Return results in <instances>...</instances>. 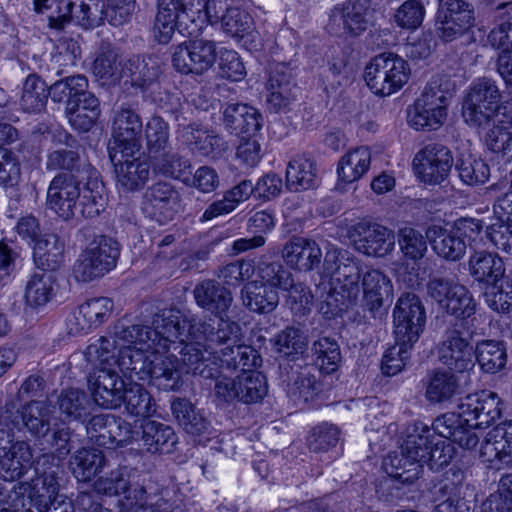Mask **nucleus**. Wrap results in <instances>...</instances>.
Segmentation results:
<instances>
[{
	"mask_svg": "<svg viewBox=\"0 0 512 512\" xmlns=\"http://www.w3.org/2000/svg\"><path fill=\"white\" fill-rule=\"evenodd\" d=\"M181 311L165 309L153 318V328L149 326L117 324L110 343L115 353L112 360L117 368L132 381L148 380L152 352L156 346L166 347L169 341L179 337Z\"/></svg>",
	"mask_w": 512,
	"mask_h": 512,
	"instance_id": "1",
	"label": "nucleus"
},
{
	"mask_svg": "<svg viewBox=\"0 0 512 512\" xmlns=\"http://www.w3.org/2000/svg\"><path fill=\"white\" fill-rule=\"evenodd\" d=\"M87 167L90 174L82 188L75 175L69 173H58L48 186L46 206L63 220H70L77 214L94 218L104 208L103 183L96 170Z\"/></svg>",
	"mask_w": 512,
	"mask_h": 512,
	"instance_id": "2",
	"label": "nucleus"
},
{
	"mask_svg": "<svg viewBox=\"0 0 512 512\" xmlns=\"http://www.w3.org/2000/svg\"><path fill=\"white\" fill-rule=\"evenodd\" d=\"M110 338L100 337L91 342L84 351L87 362L94 366L88 381L92 387L95 403L105 409L121 406L124 397L125 382L119 376L116 364L112 361L115 353L111 350Z\"/></svg>",
	"mask_w": 512,
	"mask_h": 512,
	"instance_id": "3",
	"label": "nucleus"
},
{
	"mask_svg": "<svg viewBox=\"0 0 512 512\" xmlns=\"http://www.w3.org/2000/svg\"><path fill=\"white\" fill-rule=\"evenodd\" d=\"M78 503L87 512H112L94 501L89 493L79 495ZM119 512H180V507L170 490L161 488L148 492L139 486L119 500Z\"/></svg>",
	"mask_w": 512,
	"mask_h": 512,
	"instance_id": "4",
	"label": "nucleus"
},
{
	"mask_svg": "<svg viewBox=\"0 0 512 512\" xmlns=\"http://www.w3.org/2000/svg\"><path fill=\"white\" fill-rule=\"evenodd\" d=\"M179 337L169 341L164 349L178 352L181 360V369L186 373L200 375L209 379L217 373V351H212L203 340H196L188 335V319L181 313L179 323Z\"/></svg>",
	"mask_w": 512,
	"mask_h": 512,
	"instance_id": "5",
	"label": "nucleus"
},
{
	"mask_svg": "<svg viewBox=\"0 0 512 512\" xmlns=\"http://www.w3.org/2000/svg\"><path fill=\"white\" fill-rule=\"evenodd\" d=\"M119 255L117 241L103 235L95 237L75 262L72 275L78 282L93 281L113 269Z\"/></svg>",
	"mask_w": 512,
	"mask_h": 512,
	"instance_id": "6",
	"label": "nucleus"
},
{
	"mask_svg": "<svg viewBox=\"0 0 512 512\" xmlns=\"http://www.w3.org/2000/svg\"><path fill=\"white\" fill-rule=\"evenodd\" d=\"M410 68L407 62L393 53L375 56L366 66L364 79L370 90L377 95L388 96L407 83Z\"/></svg>",
	"mask_w": 512,
	"mask_h": 512,
	"instance_id": "7",
	"label": "nucleus"
},
{
	"mask_svg": "<svg viewBox=\"0 0 512 512\" xmlns=\"http://www.w3.org/2000/svg\"><path fill=\"white\" fill-rule=\"evenodd\" d=\"M52 413L51 406L46 402L30 401L19 410L15 401L10 399L0 407V427L27 428L34 436L45 437L50 431Z\"/></svg>",
	"mask_w": 512,
	"mask_h": 512,
	"instance_id": "8",
	"label": "nucleus"
},
{
	"mask_svg": "<svg viewBox=\"0 0 512 512\" xmlns=\"http://www.w3.org/2000/svg\"><path fill=\"white\" fill-rule=\"evenodd\" d=\"M501 93L496 82L479 78L470 86L463 104V117L471 126L488 123L500 108Z\"/></svg>",
	"mask_w": 512,
	"mask_h": 512,
	"instance_id": "9",
	"label": "nucleus"
},
{
	"mask_svg": "<svg viewBox=\"0 0 512 512\" xmlns=\"http://www.w3.org/2000/svg\"><path fill=\"white\" fill-rule=\"evenodd\" d=\"M173 100L171 108L167 111L175 116L178 122L177 134L184 144L204 156L216 157L227 149L224 139L213 131L203 129L196 124H186L187 117L184 110L188 106L182 104L179 98Z\"/></svg>",
	"mask_w": 512,
	"mask_h": 512,
	"instance_id": "10",
	"label": "nucleus"
},
{
	"mask_svg": "<svg viewBox=\"0 0 512 512\" xmlns=\"http://www.w3.org/2000/svg\"><path fill=\"white\" fill-rule=\"evenodd\" d=\"M474 21V9L469 0L441 1L435 31L441 40L451 42L466 34L473 27Z\"/></svg>",
	"mask_w": 512,
	"mask_h": 512,
	"instance_id": "11",
	"label": "nucleus"
},
{
	"mask_svg": "<svg viewBox=\"0 0 512 512\" xmlns=\"http://www.w3.org/2000/svg\"><path fill=\"white\" fill-rule=\"evenodd\" d=\"M395 339L416 343L426 323V313L420 298L411 293L402 295L394 308Z\"/></svg>",
	"mask_w": 512,
	"mask_h": 512,
	"instance_id": "12",
	"label": "nucleus"
},
{
	"mask_svg": "<svg viewBox=\"0 0 512 512\" xmlns=\"http://www.w3.org/2000/svg\"><path fill=\"white\" fill-rule=\"evenodd\" d=\"M216 60V43L207 39H193L178 45L172 55L173 67L183 74H203Z\"/></svg>",
	"mask_w": 512,
	"mask_h": 512,
	"instance_id": "13",
	"label": "nucleus"
},
{
	"mask_svg": "<svg viewBox=\"0 0 512 512\" xmlns=\"http://www.w3.org/2000/svg\"><path fill=\"white\" fill-rule=\"evenodd\" d=\"M417 177L426 184H440L449 175L453 166L451 151L439 143L425 145L413 159Z\"/></svg>",
	"mask_w": 512,
	"mask_h": 512,
	"instance_id": "14",
	"label": "nucleus"
},
{
	"mask_svg": "<svg viewBox=\"0 0 512 512\" xmlns=\"http://www.w3.org/2000/svg\"><path fill=\"white\" fill-rule=\"evenodd\" d=\"M181 202L180 192L171 183L159 181L145 191L142 210L150 219L166 224L181 210Z\"/></svg>",
	"mask_w": 512,
	"mask_h": 512,
	"instance_id": "15",
	"label": "nucleus"
},
{
	"mask_svg": "<svg viewBox=\"0 0 512 512\" xmlns=\"http://www.w3.org/2000/svg\"><path fill=\"white\" fill-rule=\"evenodd\" d=\"M349 236L356 250L368 256L383 257L395 246L392 230L365 219L351 226Z\"/></svg>",
	"mask_w": 512,
	"mask_h": 512,
	"instance_id": "16",
	"label": "nucleus"
},
{
	"mask_svg": "<svg viewBox=\"0 0 512 512\" xmlns=\"http://www.w3.org/2000/svg\"><path fill=\"white\" fill-rule=\"evenodd\" d=\"M195 0H158V10L153 24V34L159 43L167 44L177 25L193 23Z\"/></svg>",
	"mask_w": 512,
	"mask_h": 512,
	"instance_id": "17",
	"label": "nucleus"
},
{
	"mask_svg": "<svg viewBox=\"0 0 512 512\" xmlns=\"http://www.w3.org/2000/svg\"><path fill=\"white\" fill-rule=\"evenodd\" d=\"M462 326V323H455L449 327L438 349L442 364L458 373L468 371L475 365V350L461 331Z\"/></svg>",
	"mask_w": 512,
	"mask_h": 512,
	"instance_id": "18",
	"label": "nucleus"
},
{
	"mask_svg": "<svg viewBox=\"0 0 512 512\" xmlns=\"http://www.w3.org/2000/svg\"><path fill=\"white\" fill-rule=\"evenodd\" d=\"M500 403L497 393L482 390L462 398L457 414L464 418V421L471 427L484 429L500 418L502 413Z\"/></svg>",
	"mask_w": 512,
	"mask_h": 512,
	"instance_id": "19",
	"label": "nucleus"
},
{
	"mask_svg": "<svg viewBox=\"0 0 512 512\" xmlns=\"http://www.w3.org/2000/svg\"><path fill=\"white\" fill-rule=\"evenodd\" d=\"M219 318L217 328L213 325L212 319H201L192 316L188 319V335L196 340H203L213 351L214 346L233 345L241 340V327L226 316Z\"/></svg>",
	"mask_w": 512,
	"mask_h": 512,
	"instance_id": "20",
	"label": "nucleus"
},
{
	"mask_svg": "<svg viewBox=\"0 0 512 512\" xmlns=\"http://www.w3.org/2000/svg\"><path fill=\"white\" fill-rule=\"evenodd\" d=\"M112 136L126 156H133L141 148L143 123L140 115L129 105L114 110Z\"/></svg>",
	"mask_w": 512,
	"mask_h": 512,
	"instance_id": "21",
	"label": "nucleus"
},
{
	"mask_svg": "<svg viewBox=\"0 0 512 512\" xmlns=\"http://www.w3.org/2000/svg\"><path fill=\"white\" fill-rule=\"evenodd\" d=\"M323 274L326 277L335 276L336 283H343V287L350 288L349 293L355 296L360 268L347 250L330 246L324 256Z\"/></svg>",
	"mask_w": 512,
	"mask_h": 512,
	"instance_id": "22",
	"label": "nucleus"
},
{
	"mask_svg": "<svg viewBox=\"0 0 512 512\" xmlns=\"http://www.w3.org/2000/svg\"><path fill=\"white\" fill-rule=\"evenodd\" d=\"M148 380L158 388L173 391L182 383V369L180 361L174 353H160L154 349L150 359Z\"/></svg>",
	"mask_w": 512,
	"mask_h": 512,
	"instance_id": "23",
	"label": "nucleus"
},
{
	"mask_svg": "<svg viewBox=\"0 0 512 512\" xmlns=\"http://www.w3.org/2000/svg\"><path fill=\"white\" fill-rule=\"evenodd\" d=\"M196 304L214 316H227L233 303L230 289L214 279H205L193 289Z\"/></svg>",
	"mask_w": 512,
	"mask_h": 512,
	"instance_id": "24",
	"label": "nucleus"
},
{
	"mask_svg": "<svg viewBox=\"0 0 512 512\" xmlns=\"http://www.w3.org/2000/svg\"><path fill=\"white\" fill-rule=\"evenodd\" d=\"M432 429L439 436L457 443L461 448L471 450L479 443V436L460 415L448 412L438 416L432 423Z\"/></svg>",
	"mask_w": 512,
	"mask_h": 512,
	"instance_id": "25",
	"label": "nucleus"
},
{
	"mask_svg": "<svg viewBox=\"0 0 512 512\" xmlns=\"http://www.w3.org/2000/svg\"><path fill=\"white\" fill-rule=\"evenodd\" d=\"M370 10L366 0H348L333 8L330 25L342 27L350 36L362 34L369 23Z\"/></svg>",
	"mask_w": 512,
	"mask_h": 512,
	"instance_id": "26",
	"label": "nucleus"
},
{
	"mask_svg": "<svg viewBox=\"0 0 512 512\" xmlns=\"http://www.w3.org/2000/svg\"><path fill=\"white\" fill-rule=\"evenodd\" d=\"M349 291L350 288L343 287V283H336L335 286H332L330 282H322L315 290L319 300V312L330 319L339 315L345 309L357 305L360 297L359 283H357L355 296L351 294L350 297Z\"/></svg>",
	"mask_w": 512,
	"mask_h": 512,
	"instance_id": "27",
	"label": "nucleus"
},
{
	"mask_svg": "<svg viewBox=\"0 0 512 512\" xmlns=\"http://www.w3.org/2000/svg\"><path fill=\"white\" fill-rule=\"evenodd\" d=\"M282 257L291 268L308 272L319 266L322 252L316 241L293 237L283 246Z\"/></svg>",
	"mask_w": 512,
	"mask_h": 512,
	"instance_id": "28",
	"label": "nucleus"
},
{
	"mask_svg": "<svg viewBox=\"0 0 512 512\" xmlns=\"http://www.w3.org/2000/svg\"><path fill=\"white\" fill-rule=\"evenodd\" d=\"M33 464L31 446L25 441H17L9 448H0V478L5 481L20 479Z\"/></svg>",
	"mask_w": 512,
	"mask_h": 512,
	"instance_id": "29",
	"label": "nucleus"
},
{
	"mask_svg": "<svg viewBox=\"0 0 512 512\" xmlns=\"http://www.w3.org/2000/svg\"><path fill=\"white\" fill-rule=\"evenodd\" d=\"M162 73V61L156 55L133 56L124 63L125 83L143 90L155 84Z\"/></svg>",
	"mask_w": 512,
	"mask_h": 512,
	"instance_id": "30",
	"label": "nucleus"
},
{
	"mask_svg": "<svg viewBox=\"0 0 512 512\" xmlns=\"http://www.w3.org/2000/svg\"><path fill=\"white\" fill-rule=\"evenodd\" d=\"M426 235L434 252L448 261H457L466 252L467 243L453 228L432 225L426 230Z\"/></svg>",
	"mask_w": 512,
	"mask_h": 512,
	"instance_id": "31",
	"label": "nucleus"
},
{
	"mask_svg": "<svg viewBox=\"0 0 512 512\" xmlns=\"http://www.w3.org/2000/svg\"><path fill=\"white\" fill-rule=\"evenodd\" d=\"M505 265L501 257L487 251H476L469 258L470 275L487 286L496 285L503 280Z\"/></svg>",
	"mask_w": 512,
	"mask_h": 512,
	"instance_id": "32",
	"label": "nucleus"
},
{
	"mask_svg": "<svg viewBox=\"0 0 512 512\" xmlns=\"http://www.w3.org/2000/svg\"><path fill=\"white\" fill-rule=\"evenodd\" d=\"M216 361L217 369L246 372L259 366L262 360L258 351L252 346L236 343L225 346L217 352Z\"/></svg>",
	"mask_w": 512,
	"mask_h": 512,
	"instance_id": "33",
	"label": "nucleus"
},
{
	"mask_svg": "<svg viewBox=\"0 0 512 512\" xmlns=\"http://www.w3.org/2000/svg\"><path fill=\"white\" fill-rule=\"evenodd\" d=\"M123 157L126 155L123 153ZM114 164L118 186L128 192L138 191L144 187L150 176V165L145 159L129 158Z\"/></svg>",
	"mask_w": 512,
	"mask_h": 512,
	"instance_id": "34",
	"label": "nucleus"
},
{
	"mask_svg": "<svg viewBox=\"0 0 512 512\" xmlns=\"http://www.w3.org/2000/svg\"><path fill=\"white\" fill-rule=\"evenodd\" d=\"M227 129L235 134H254L261 127V114L252 106L243 103H229L223 112Z\"/></svg>",
	"mask_w": 512,
	"mask_h": 512,
	"instance_id": "35",
	"label": "nucleus"
},
{
	"mask_svg": "<svg viewBox=\"0 0 512 512\" xmlns=\"http://www.w3.org/2000/svg\"><path fill=\"white\" fill-rule=\"evenodd\" d=\"M91 71L101 85H115L124 79V64L110 45L101 46L92 62Z\"/></svg>",
	"mask_w": 512,
	"mask_h": 512,
	"instance_id": "36",
	"label": "nucleus"
},
{
	"mask_svg": "<svg viewBox=\"0 0 512 512\" xmlns=\"http://www.w3.org/2000/svg\"><path fill=\"white\" fill-rule=\"evenodd\" d=\"M142 446L150 453H170L177 443L174 430L163 423L147 420L141 425Z\"/></svg>",
	"mask_w": 512,
	"mask_h": 512,
	"instance_id": "37",
	"label": "nucleus"
},
{
	"mask_svg": "<svg viewBox=\"0 0 512 512\" xmlns=\"http://www.w3.org/2000/svg\"><path fill=\"white\" fill-rule=\"evenodd\" d=\"M317 166L306 155H297L289 161L286 169V187L291 192H300L315 187Z\"/></svg>",
	"mask_w": 512,
	"mask_h": 512,
	"instance_id": "38",
	"label": "nucleus"
},
{
	"mask_svg": "<svg viewBox=\"0 0 512 512\" xmlns=\"http://www.w3.org/2000/svg\"><path fill=\"white\" fill-rule=\"evenodd\" d=\"M241 299L243 305L250 311L265 314L274 311L278 306L279 294L278 290L254 280L243 286Z\"/></svg>",
	"mask_w": 512,
	"mask_h": 512,
	"instance_id": "39",
	"label": "nucleus"
},
{
	"mask_svg": "<svg viewBox=\"0 0 512 512\" xmlns=\"http://www.w3.org/2000/svg\"><path fill=\"white\" fill-rule=\"evenodd\" d=\"M459 388V381L454 373L437 369L427 376L425 398L432 404L445 403L458 393Z\"/></svg>",
	"mask_w": 512,
	"mask_h": 512,
	"instance_id": "40",
	"label": "nucleus"
},
{
	"mask_svg": "<svg viewBox=\"0 0 512 512\" xmlns=\"http://www.w3.org/2000/svg\"><path fill=\"white\" fill-rule=\"evenodd\" d=\"M113 310V301L107 297L93 298L78 307L74 313L75 332H86L106 321Z\"/></svg>",
	"mask_w": 512,
	"mask_h": 512,
	"instance_id": "41",
	"label": "nucleus"
},
{
	"mask_svg": "<svg viewBox=\"0 0 512 512\" xmlns=\"http://www.w3.org/2000/svg\"><path fill=\"white\" fill-rule=\"evenodd\" d=\"M35 471L38 474L36 487L41 486L44 491L39 494L40 500H51L59 497L60 460L54 453H44L36 461Z\"/></svg>",
	"mask_w": 512,
	"mask_h": 512,
	"instance_id": "42",
	"label": "nucleus"
},
{
	"mask_svg": "<svg viewBox=\"0 0 512 512\" xmlns=\"http://www.w3.org/2000/svg\"><path fill=\"white\" fill-rule=\"evenodd\" d=\"M284 66H276L270 73L267 82V105L271 111L285 110L294 98L290 75Z\"/></svg>",
	"mask_w": 512,
	"mask_h": 512,
	"instance_id": "43",
	"label": "nucleus"
},
{
	"mask_svg": "<svg viewBox=\"0 0 512 512\" xmlns=\"http://www.w3.org/2000/svg\"><path fill=\"white\" fill-rule=\"evenodd\" d=\"M371 150L366 146L357 147L344 154L337 167L338 177L345 183H353L366 174L371 165Z\"/></svg>",
	"mask_w": 512,
	"mask_h": 512,
	"instance_id": "44",
	"label": "nucleus"
},
{
	"mask_svg": "<svg viewBox=\"0 0 512 512\" xmlns=\"http://www.w3.org/2000/svg\"><path fill=\"white\" fill-rule=\"evenodd\" d=\"M64 242L56 234H46L34 245L33 257L42 270H57L64 262Z\"/></svg>",
	"mask_w": 512,
	"mask_h": 512,
	"instance_id": "45",
	"label": "nucleus"
},
{
	"mask_svg": "<svg viewBox=\"0 0 512 512\" xmlns=\"http://www.w3.org/2000/svg\"><path fill=\"white\" fill-rule=\"evenodd\" d=\"M105 465L103 452L93 448H81L69 460L73 475L80 481H90Z\"/></svg>",
	"mask_w": 512,
	"mask_h": 512,
	"instance_id": "46",
	"label": "nucleus"
},
{
	"mask_svg": "<svg viewBox=\"0 0 512 512\" xmlns=\"http://www.w3.org/2000/svg\"><path fill=\"white\" fill-rule=\"evenodd\" d=\"M79 102L71 101L65 113L72 127L79 131H88L100 115L99 100L93 94H85Z\"/></svg>",
	"mask_w": 512,
	"mask_h": 512,
	"instance_id": "47",
	"label": "nucleus"
},
{
	"mask_svg": "<svg viewBox=\"0 0 512 512\" xmlns=\"http://www.w3.org/2000/svg\"><path fill=\"white\" fill-rule=\"evenodd\" d=\"M384 471L390 477L403 484H411L421 475V464L416 459L404 455L402 448L400 452L387 455L382 463Z\"/></svg>",
	"mask_w": 512,
	"mask_h": 512,
	"instance_id": "48",
	"label": "nucleus"
},
{
	"mask_svg": "<svg viewBox=\"0 0 512 512\" xmlns=\"http://www.w3.org/2000/svg\"><path fill=\"white\" fill-rule=\"evenodd\" d=\"M363 305L371 312L378 310L383 304L384 295L390 292V280L376 269L368 270L362 281Z\"/></svg>",
	"mask_w": 512,
	"mask_h": 512,
	"instance_id": "49",
	"label": "nucleus"
},
{
	"mask_svg": "<svg viewBox=\"0 0 512 512\" xmlns=\"http://www.w3.org/2000/svg\"><path fill=\"white\" fill-rule=\"evenodd\" d=\"M88 80L83 75H73L56 81L49 87L50 97L54 102H79L86 98L85 94H92L88 90Z\"/></svg>",
	"mask_w": 512,
	"mask_h": 512,
	"instance_id": "50",
	"label": "nucleus"
},
{
	"mask_svg": "<svg viewBox=\"0 0 512 512\" xmlns=\"http://www.w3.org/2000/svg\"><path fill=\"white\" fill-rule=\"evenodd\" d=\"M54 296V277L51 273L42 271L34 273L27 281L25 288L26 304L39 308L49 303Z\"/></svg>",
	"mask_w": 512,
	"mask_h": 512,
	"instance_id": "51",
	"label": "nucleus"
},
{
	"mask_svg": "<svg viewBox=\"0 0 512 512\" xmlns=\"http://www.w3.org/2000/svg\"><path fill=\"white\" fill-rule=\"evenodd\" d=\"M48 96L50 93L45 81L36 74H30L23 84L20 106L28 113L41 112L46 106Z\"/></svg>",
	"mask_w": 512,
	"mask_h": 512,
	"instance_id": "52",
	"label": "nucleus"
},
{
	"mask_svg": "<svg viewBox=\"0 0 512 512\" xmlns=\"http://www.w3.org/2000/svg\"><path fill=\"white\" fill-rule=\"evenodd\" d=\"M430 429L422 422L409 424L405 430V438L400 446L404 455L420 462L430 447Z\"/></svg>",
	"mask_w": 512,
	"mask_h": 512,
	"instance_id": "53",
	"label": "nucleus"
},
{
	"mask_svg": "<svg viewBox=\"0 0 512 512\" xmlns=\"http://www.w3.org/2000/svg\"><path fill=\"white\" fill-rule=\"evenodd\" d=\"M151 159L155 169L165 176L187 182L189 175H191L192 165L190 160L172 152L171 148Z\"/></svg>",
	"mask_w": 512,
	"mask_h": 512,
	"instance_id": "54",
	"label": "nucleus"
},
{
	"mask_svg": "<svg viewBox=\"0 0 512 512\" xmlns=\"http://www.w3.org/2000/svg\"><path fill=\"white\" fill-rule=\"evenodd\" d=\"M58 405L60 412L69 420L83 421L90 414L92 402L84 391L71 388L62 391Z\"/></svg>",
	"mask_w": 512,
	"mask_h": 512,
	"instance_id": "55",
	"label": "nucleus"
},
{
	"mask_svg": "<svg viewBox=\"0 0 512 512\" xmlns=\"http://www.w3.org/2000/svg\"><path fill=\"white\" fill-rule=\"evenodd\" d=\"M171 409L179 425L189 434H201L208 428L206 419L196 411L193 404L185 398L172 401Z\"/></svg>",
	"mask_w": 512,
	"mask_h": 512,
	"instance_id": "56",
	"label": "nucleus"
},
{
	"mask_svg": "<svg viewBox=\"0 0 512 512\" xmlns=\"http://www.w3.org/2000/svg\"><path fill=\"white\" fill-rule=\"evenodd\" d=\"M65 137V148H58L49 150L46 156L45 168L48 171H77L81 166V158L79 153L74 150L71 142H75V139L64 134Z\"/></svg>",
	"mask_w": 512,
	"mask_h": 512,
	"instance_id": "57",
	"label": "nucleus"
},
{
	"mask_svg": "<svg viewBox=\"0 0 512 512\" xmlns=\"http://www.w3.org/2000/svg\"><path fill=\"white\" fill-rule=\"evenodd\" d=\"M315 365L325 374L335 372L341 362V352L338 342L331 337H321L312 345Z\"/></svg>",
	"mask_w": 512,
	"mask_h": 512,
	"instance_id": "58",
	"label": "nucleus"
},
{
	"mask_svg": "<svg viewBox=\"0 0 512 512\" xmlns=\"http://www.w3.org/2000/svg\"><path fill=\"white\" fill-rule=\"evenodd\" d=\"M237 400L252 404L260 402L267 394L268 387L264 375L259 372L246 371L238 375Z\"/></svg>",
	"mask_w": 512,
	"mask_h": 512,
	"instance_id": "59",
	"label": "nucleus"
},
{
	"mask_svg": "<svg viewBox=\"0 0 512 512\" xmlns=\"http://www.w3.org/2000/svg\"><path fill=\"white\" fill-rule=\"evenodd\" d=\"M146 147L150 158L171 148L169 142V125L160 116H152L144 127Z\"/></svg>",
	"mask_w": 512,
	"mask_h": 512,
	"instance_id": "60",
	"label": "nucleus"
},
{
	"mask_svg": "<svg viewBox=\"0 0 512 512\" xmlns=\"http://www.w3.org/2000/svg\"><path fill=\"white\" fill-rule=\"evenodd\" d=\"M475 358L484 372L496 373L505 366L507 356L500 342L485 340L477 344Z\"/></svg>",
	"mask_w": 512,
	"mask_h": 512,
	"instance_id": "61",
	"label": "nucleus"
},
{
	"mask_svg": "<svg viewBox=\"0 0 512 512\" xmlns=\"http://www.w3.org/2000/svg\"><path fill=\"white\" fill-rule=\"evenodd\" d=\"M132 472H134L133 468L119 466L107 476L98 478L94 483L95 490L108 496L128 495L132 491L130 490Z\"/></svg>",
	"mask_w": 512,
	"mask_h": 512,
	"instance_id": "62",
	"label": "nucleus"
},
{
	"mask_svg": "<svg viewBox=\"0 0 512 512\" xmlns=\"http://www.w3.org/2000/svg\"><path fill=\"white\" fill-rule=\"evenodd\" d=\"M128 414L148 417L155 412V402L150 393L140 384L133 383L125 387L123 402Z\"/></svg>",
	"mask_w": 512,
	"mask_h": 512,
	"instance_id": "63",
	"label": "nucleus"
},
{
	"mask_svg": "<svg viewBox=\"0 0 512 512\" xmlns=\"http://www.w3.org/2000/svg\"><path fill=\"white\" fill-rule=\"evenodd\" d=\"M398 245L406 259L417 261L427 252V235L411 226L400 227L397 232Z\"/></svg>",
	"mask_w": 512,
	"mask_h": 512,
	"instance_id": "64",
	"label": "nucleus"
}]
</instances>
